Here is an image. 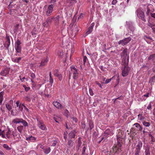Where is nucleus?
Listing matches in <instances>:
<instances>
[{
    "label": "nucleus",
    "mask_w": 155,
    "mask_h": 155,
    "mask_svg": "<svg viewBox=\"0 0 155 155\" xmlns=\"http://www.w3.org/2000/svg\"><path fill=\"white\" fill-rule=\"evenodd\" d=\"M71 73L72 74V76L73 79L74 80H77L79 78V74L78 72V69L76 68L74 66H71Z\"/></svg>",
    "instance_id": "f257e3e1"
},
{
    "label": "nucleus",
    "mask_w": 155,
    "mask_h": 155,
    "mask_svg": "<svg viewBox=\"0 0 155 155\" xmlns=\"http://www.w3.org/2000/svg\"><path fill=\"white\" fill-rule=\"evenodd\" d=\"M127 63H126V64H123L124 67L123 69L122 70V74L124 77L126 76L128 74V72L130 70V68L127 66L129 62L128 57H127Z\"/></svg>",
    "instance_id": "f03ea898"
},
{
    "label": "nucleus",
    "mask_w": 155,
    "mask_h": 155,
    "mask_svg": "<svg viewBox=\"0 0 155 155\" xmlns=\"http://www.w3.org/2000/svg\"><path fill=\"white\" fill-rule=\"evenodd\" d=\"M127 48H125L121 54V56L122 58V61L123 64H126V63H127V57L129 58V56L127 54Z\"/></svg>",
    "instance_id": "7ed1b4c3"
},
{
    "label": "nucleus",
    "mask_w": 155,
    "mask_h": 155,
    "mask_svg": "<svg viewBox=\"0 0 155 155\" xmlns=\"http://www.w3.org/2000/svg\"><path fill=\"white\" fill-rule=\"evenodd\" d=\"M21 41L18 39H17L15 43L14 47L15 48L16 52L17 53H21Z\"/></svg>",
    "instance_id": "20e7f679"
},
{
    "label": "nucleus",
    "mask_w": 155,
    "mask_h": 155,
    "mask_svg": "<svg viewBox=\"0 0 155 155\" xmlns=\"http://www.w3.org/2000/svg\"><path fill=\"white\" fill-rule=\"evenodd\" d=\"M121 144L120 142H118L117 144L113 148V152L115 153L119 154L121 151Z\"/></svg>",
    "instance_id": "39448f33"
},
{
    "label": "nucleus",
    "mask_w": 155,
    "mask_h": 155,
    "mask_svg": "<svg viewBox=\"0 0 155 155\" xmlns=\"http://www.w3.org/2000/svg\"><path fill=\"white\" fill-rule=\"evenodd\" d=\"M54 16L48 17L46 20L43 23V26L45 27H48L54 21Z\"/></svg>",
    "instance_id": "423d86ee"
},
{
    "label": "nucleus",
    "mask_w": 155,
    "mask_h": 155,
    "mask_svg": "<svg viewBox=\"0 0 155 155\" xmlns=\"http://www.w3.org/2000/svg\"><path fill=\"white\" fill-rule=\"evenodd\" d=\"M137 15L138 17L144 22L146 21L145 16L144 12L141 10L138 9L137 10Z\"/></svg>",
    "instance_id": "0eeeda50"
},
{
    "label": "nucleus",
    "mask_w": 155,
    "mask_h": 155,
    "mask_svg": "<svg viewBox=\"0 0 155 155\" xmlns=\"http://www.w3.org/2000/svg\"><path fill=\"white\" fill-rule=\"evenodd\" d=\"M37 120L38 121V126L40 129L43 130H45L47 129L46 126L42 120H40L38 118L37 119Z\"/></svg>",
    "instance_id": "6e6552de"
},
{
    "label": "nucleus",
    "mask_w": 155,
    "mask_h": 155,
    "mask_svg": "<svg viewBox=\"0 0 155 155\" xmlns=\"http://www.w3.org/2000/svg\"><path fill=\"white\" fill-rule=\"evenodd\" d=\"M54 7V6L53 4H51L48 5L45 11V14L47 16H49L51 15L53 11Z\"/></svg>",
    "instance_id": "1a4fd4ad"
},
{
    "label": "nucleus",
    "mask_w": 155,
    "mask_h": 155,
    "mask_svg": "<svg viewBox=\"0 0 155 155\" xmlns=\"http://www.w3.org/2000/svg\"><path fill=\"white\" fill-rule=\"evenodd\" d=\"M126 25V27H127L131 31H134L135 30V28L134 26V23L131 21H127Z\"/></svg>",
    "instance_id": "9d476101"
},
{
    "label": "nucleus",
    "mask_w": 155,
    "mask_h": 155,
    "mask_svg": "<svg viewBox=\"0 0 155 155\" xmlns=\"http://www.w3.org/2000/svg\"><path fill=\"white\" fill-rule=\"evenodd\" d=\"M6 131V132L5 134L6 138L7 137L9 140L12 139V130L8 127H7Z\"/></svg>",
    "instance_id": "9b49d317"
},
{
    "label": "nucleus",
    "mask_w": 155,
    "mask_h": 155,
    "mask_svg": "<svg viewBox=\"0 0 155 155\" xmlns=\"http://www.w3.org/2000/svg\"><path fill=\"white\" fill-rule=\"evenodd\" d=\"M48 61V57L42 59L41 60L39 67L40 68H41L46 65Z\"/></svg>",
    "instance_id": "f8f14e48"
},
{
    "label": "nucleus",
    "mask_w": 155,
    "mask_h": 155,
    "mask_svg": "<svg viewBox=\"0 0 155 155\" xmlns=\"http://www.w3.org/2000/svg\"><path fill=\"white\" fill-rule=\"evenodd\" d=\"M154 11V9L153 8V5H148L147 7V11L146 14L147 15H150Z\"/></svg>",
    "instance_id": "ddd939ff"
},
{
    "label": "nucleus",
    "mask_w": 155,
    "mask_h": 155,
    "mask_svg": "<svg viewBox=\"0 0 155 155\" xmlns=\"http://www.w3.org/2000/svg\"><path fill=\"white\" fill-rule=\"evenodd\" d=\"M154 11V9L153 8V5H148L147 7V11L146 14L147 15H150Z\"/></svg>",
    "instance_id": "4468645a"
},
{
    "label": "nucleus",
    "mask_w": 155,
    "mask_h": 155,
    "mask_svg": "<svg viewBox=\"0 0 155 155\" xmlns=\"http://www.w3.org/2000/svg\"><path fill=\"white\" fill-rule=\"evenodd\" d=\"M76 133V132L75 130L71 131L68 134V138L70 139H73V140H74Z\"/></svg>",
    "instance_id": "2eb2a0df"
},
{
    "label": "nucleus",
    "mask_w": 155,
    "mask_h": 155,
    "mask_svg": "<svg viewBox=\"0 0 155 155\" xmlns=\"http://www.w3.org/2000/svg\"><path fill=\"white\" fill-rule=\"evenodd\" d=\"M69 27L70 28L72 27V29L71 30L72 31V33H74V34H76L78 32V27L77 25H74L73 26V25L71 24L69 25Z\"/></svg>",
    "instance_id": "dca6fc26"
},
{
    "label": "nucleus",
    "mask_w": 155,
    "mask_h": 155,
    "mask_svg": "<svg viewBox=\"0 0 155 155\" xmlns=\"http://www.w3.org/2000/svg\"><path fill=\"white\" fill-rule=\"evenodd\" d=\"M9 69L7 68H5L2 69L1 72V74L3 76H6L8 74L9 72Z\"/></svg>",
    "instance_id": "f3484780"
},
{
    "label": "nucleus",
    "mask_w": 155,
    "mask_h": 155,
    "mask_svg": "<svg viewBox=\"0 0 155 155\" xmlns=\"http://www.w3.org/2000/svg\"><path fill=\"white\" fill-rule=\"evenodd\" d=\"M76 2L77 0H67L66 4L68 6L70 7L72 6Z\"/></svg>",
    "instance_id": "a211bd4d"
},
{
    "label": "nucleus",
    "mask_w": 155,
    "mask_h": 155,
    "mask_svg": "<svg viewBox=\"0 0 155 155\" xmlns=\"http://www.w3.org/2000/svg\"><path fill=\"white\" fill-rule=\"evenodd\" d=\"M53 103L54 105L58 109H60L63 108L62 105L57 101H54Z\"/></svg>",
    "instance_id": "6ab92c4d"
},
{
    "label": "nucleus",
    "mask_w": 155,
    "mask_h": 155,
    "mask_svg": "<svg viewBox=\"0 0 155 155\" xmlns=\"http://www.w3.org/2000/svg\"><path fill=\"white\" fill-rule=\"evenodd\" d=\"M36 139V138L32 136H28L26 137V140L29 142L30 141L31 142H35Z\"/></svg>",
    "instance_id": "aec40b11"
},
{
    "label": "nucleus",
    "mask_w": 155,
    "mask_h": 155,
    "mask_svg": "<svg viewBox=\"0 0 155 155\" xmlns=\"http://www.w3.org/2000/svg\"><path fill=\"white\" fill-rule=\"evenodd\" d=\"M148 25L152 29L153 28L155 27V20L151 21L150 19L148 21Z\"/></svg>",
    "instance_id": "412c9836"
},
{
    "label": "nucleus",
    "mask_w": 155,
    "mask_h": 155,
    "mask_svg": "<svg viewBox=\"0 0 155 155\" xmlns=\"http://www.w3.org/2000/svg\"><path fill=\"white\" fill-rule=\"evenodd\" d=\"M94 26V23H91L90 26L88 28V29L87 30V31L86 32V34L87 35H88L90 34L91 33L92 31L93 28Z\"/></svg>",
    "instance_id": "4be33fe9"
},
{
    "label": "nucleus",
    "mask_w": 155,
    "mask_h": 155,
    "mask_svg": "<svg viewBox=\"0 0 155 155\" xmlns=\"http://www.w3.org/2000/svg\"><path fill=\"white\" fill-rule=\"evenodd\" d=\"M61 18L59 15H58L54 18V20L56 25H58L59 24V21Z\"/></svg>",
    "instance_id": "5701e85b"
},
{
    "label": "nucleus",
    "mask_w": 155,
    "mask_h": 155,
    "mask_svg": "<svg viewBox=\"0 0 155 155\" xmlns=\"http://www.w3.org/2000/svg\"><path fill=\"white\" fill-rule=\"evenodd\" d=\"M20 123H21L23 125L24 127H28V123L23 119L21 118L20 121Z\"/></svg>",
    "instance_id": "b1692460"
},
{
    "label": "nucleus",
    "mask_w": 155,
    "mask_h": 155,
    "mask_svg": "<svg viewBox=\"0 0 155 155\" xmlns=\"http://www.w3.org/2000/svg\"><path fill=\"white\" fill-rule=\"evenodd\" d=\"M143 145V143L140 140L138 142L137 144L136 147V148L141 150Z\"/></svg>",
    "instance_id": "393cba45"
},
{
    "label": "nucleus",
    "mask_w": 155,
    "mask_h": 155,
    "mask_svg": "<svg viewBox=\"0 0 155 155\" xmlns=\"http://www.w3.org/2000/svg\"><path fill=\"white\" fill-rule=\"evenodd\" d=\"M51 149L50 147H45V148L43 149V151L45 154H47L49 153L51 151Z\"/></svg>",
    "instance_id": "a878e982"
},
{
    "label": "nucleus",
    "mask_w": 155,
    "mask_h": 155,
    "mask_svg": "<svg viewBox=\"0 0 155 155\" xmlns=\"http://www.w3.org/2000/svg\"><path fill=\"white\" fill-rule=\"evenodd\" d=\"M21 119V118H16L12 120V122L15 124L20 123Z\"/></svg>",
    "instance_id": "bb28decb"
},
{
    "label": "nucleus",
    "mask_w": 155,
    "mask_h": 155,
    "mask_svg": "<svg viewBox=\"0 0 155 155\" xmlns=\"http://www.w3.org/2000/svg\"><path fill=\"white\" fill-rule=\"evenodd\" d=\"M89 125L90 131L94 127V125L93 122L91 120H90L89 122Z\"/></svg>",
    "instance_id": "cd10ccee"
},
{
    "label": "nucleus",
    "mask_w": 155,
    "mask_h": 155,
    "mask_svg": "<svg viewBox=\"0 0 155 155\" xmlns=\"http://www.w3.org/2000/svg\"><path fill=\"white\" fill-rule=\"evenodd\" d=\"M16 105L17 107H18L19 110L20 111L22 110L23 109V107L21 105V104H19V101H17L16 103Z\"/></svg>",
    "instance_id": "c85d7f7f"
},
{
    "label": "nucleus",
    "mask_w": 155,
    "mask_h": 155,
    "mask_svg": "<svg viewBox=\"0 0 155 155\" xmlns=\"http://www.w3.org/2000/svg\"><path fill=\"white\" fill-rule=\"evenodd\" d=\"M155 58V53L150 55L148 58V61L151 60L153 61Z\"/></svg>",
    "instance_id": "c756f323"
},
{
    "label": "nucleus",
    "mask_w": 155,
    "mask_h": 155,
    "mask_svg": "<svg viewBox=\"0 0 155 155\" xmlns=\"http://www.w3.org/2000/svg\"><path fill=\"white\" fill-rule=\"evenodd\" d=\"M21 59V57H17L16 58H12V61L14 62L18 63Z\"/></svg>",
    "instance_id": "7c9ffc66"
},
{
    "label": "nucleus",
    "mask_w": 155,
    "mask_h": 155,
    "mask_svg": "<svg viewBox=\"0 0 155 155\" xmlns=\"http://www.w3.org/2000/svg\"><path fill=\"white\" fill-rule=\"evenodd\" d=\"M113 77H114L113 79H116V82L117 84H118L120 81L119 75L118 74H116Z\"/></svg>",
    "instance_id": "2f4dec72"
},
{
    "label": "nucleus",
    "mask_w": 155,
    "mask_h": 155,
    "mask_svg": "<svg viewBox=\"0 0 155 155\" xmlns=\"http://www.w3.org/2000/svg\"><path fill=\"white\" fill-rule=\"evenodd\" d=\"M73 140H72L71 139L69 140L68 143V146H67L68 148H70L73 146L74 143Z\"/></svg>",
    "instance_id": "473e14b6"
},
{
    "label": "nucleus",
    "mask_w": 155,
    "mask_h": 155,
    "mask_svg": "<svg viewBox=\"0 0 155 155\" xmlns=\"http://www.w3.org/2000/svg\"><path fill=\"white\" fill-rule=\"evenodd\" d=\"M17 129L18 132L21 133L24 129V127L22 125H20L17 127Z\"/></svg>",
    "instance_id": "72a5a7b5"
},
{
    "label": "nucleus",
    "mask_w": 155,
    "mask_h": 155,
    "mask_svg": "<svg viewBox=\"0 0 155 155\" xmlns=\"http://www.w3.org/2000/svg\"><path fill=\"white\" fill-rule=\"evenodd\" d=\"M149 136L150 137H151V143L152 144H153L154 142L155 141V138L151 134V133L149 134Z\"/></svg>",
    "instance_id": "f704fd0d"
},
{
    "label": "nucleus",
    "mask_w": 155,
    "mask_h": 155,
    "mask_svg": "<svg viewBox=\"0 0 155 155\" xmlns=\"http://www.w3.org/2000/svg\"><path fill=\"white\" fill-rule=\"evenodd\" d=\"M118 44L119 45H121L122 46H124L127 45L126 43L124 41V39L120 40L118 42Z\"/></svg>",
    "instance_id": "c9c22d12"
},
{
    "label": "nucleus",
    "mask_w": 155,
    "mask_h": 155,
    "mask_svg": "<svg viewBox=\"0 0 155 155\" xmlns=\"http://www.w3.org/2000/svg\"><path fill=\"white\" fill-rule=\"evenodd\" d=\"M3 147L7 150H9L11 149V148L7 144H4L3 145Z\"/></svg>",
    "instance_id": "e433bc0d"
},
{
    "label": "nucleus",
    "mask_w": 155,
    "mask_h": 155,
    "mask_svg": "<svg viewBox=\"0 0 155 155\" xmlns=\"http://www.w3.org/2000/svg\"><path fill=\"white\" fill-rule=\"evenodd\" d=\"M10 44V42L6 41L4 44V46L7 50H8V48Z\"/></svg>",
    "instance_id": "4c0bfd02"
},
{
    "label": "nucleus",
    "mask_w": 155,
    "mask_h": 155,
    "mask_svg": "<svg viewBox=\"0 0 155 155\" xmlns=\"http://www.w3.org/2000/svg\"><path fill=\"white\" fill-rule=\"evenodd\" d=\"M142 123L143 125L147 127H149L150 125V124L149 122L145 121H143Z\"/></svg>",
    "instance_id": "58836bf2"
},
{
    "label": "nucleus",
    "mask_w": 155,
    "mask_h": 155,
    "mask_svg": "<svg viewBox=\"0 0 155 155\" xmlns=\"http://www.w3.org/2000/svg\"><path fill=\"white\" fill-rule=\"evenodd\" d=\"M124 41L126 43V44H127L131 40V38L130 37H128L125 38L124 39Z\"/></svg>",
    "instance_id": "ea45409f"
},
{
    "label": "nucleus",
    "mask_w": 155,
    "mask_h": 155,
    "mask_svg": "<svg viewBox=\"0 0 155 155\" xmlns=\"http://www.w3.org/2000/svg\"><path fill=\"white\" fill-rule=\"evenodd\" d=\"M140 149L135 148L134 155H139L140 153Z\"/></svg>",
    "instance_id": "a19ab883"
},
{
    "label": "nucleus",
    "mask_w": 155,
    "mask_h": 155,
    "mask_svg": "<svg viewBox=\"0 0 155 155\" xmlns=\"http://www.w3.org/2000/svg\"><path fill=\"white\" fill-rule=\"evenodd\" d=\"M6 107L7 108V109L9 110L10 111L12 109V107L13 106H11V105L8 104H5Z\"/></svg>",
    "instance_id": "79ce46f5"
},
{
    "label": "nucleus",
    "mask_w": 155,
    "mask_h": 155,
    "mask_svg": "<svg viewBox=\"0 0 155 155\" xmlns=\"http://www.w3.org/2000/svg\"><path fill=\"white\" fill-rule=\"evenodd\" d=\"M138 119L141 120L145 119V117L142 115V114H139L138 115Z\"/></svg>",
    "instance_id": "37998d69"
},
{
    "label": "nucleus",
    "mask_w": 155,
    "mask_h": 155,
    "mask_svg": "<svg viewBox=\"0 0 155 155\" xmlns=\"http://www.w3.org/2000/svg\"><path fill=\"white\" fill-rule=\"evenodd\" d=\"M149 93H147V94H144L143 96H142V98L144 101L146 100V98L143 97H149Z\"/></svg>",
    "instance_id": "c03bdc74"
},
{
    "label": "nucleus",
    "mask_w": 155,
    "mask_h": 155,
    "mask_svg": "<svg viewBox=\"0 0 155 155\" xmlns=\"http://www.w3.org/2000/svg\"><path fill=\"white\" fill-rule=\"evenodd\" d=\"M18 133L17 132L13 131L12 132V137H14V139H15V137L18 135Z\"/></svg>",
    "instance_id": "a18cd8bd"
},
{
    "label": "nucleus",
    "mask_w": 155,
    "mask_h": 155,
    "mask_svg": "<svg viewBox=\"0 0 155 155\" xmlns=\"http://www.w3.org/2000/svg\"><path fill=\"white\" fill-rule=\"evenodd\" d=\"M64 115L67 117L68 118L69 117V112L67 110H65L64 112Z\"/></svg>",
    "instance_id": "49530a36"
},
{
    "label": "nucleus",
    "mask_w": 155,
    "mask_h": 155,
    "mask_svg": "<svg viewBox=\"0 0 155 155\" xmlns=\"http://www.w3.org/2000/svg\"><path fill=\"white\" fill-rule=\"evenodd\" d=\"M155 81V78L154 77H151L149 81V83L152 84L153 82H154Z\"/></svg>",
    "instance_id": "de8ad7c7"
},
{
    "label": "nucleus",
    "mask_w": 155,
    "mask_h": 155,
    "mask_svg": "<svg viewBox=\"0 0 155 155\" xmlns=\"http://www.w3.org/2000/svg\"><path fill=\"white\" fill-rule=\"evenodd\" d=\"M5 130V126H2L0 129V133H4Z\"/></svg>",
    "instance_id": "09e8293b"
},
{
    "label": "nucleus",
    "mask_w": 155,
    "mask_h": 155,
    "mask_svg": "<svg viewBox=\"0 0 155 155\" xmlns=\"http://www.w3.org/2000/svg\"><path fill=\"white\" fill-rule=\"evenodd\" d=\"M82 143V142L81 141V139L80 137H79L78 138V148H79L80 147H81Z\"/></svg>",
    "instance_id": "8fccbe9b"
},
{
    "label": "nucleus",
    "mask_w": 155,
    "mask_h": 155,
    "mask_svg": "<svg viewBox=\"0 0 155 155\" xmlns=\"http://www.w3.org/2000/svg\"><path fill=\"white\" fill-rule=\"evenodd\" d=\"M89 93L91 96H93L94 95L93 91L91 87L89 88Z\"/></svg>",
    "instance_id": "3c124183"
},
{
    "label": "nucleus",
    "mask_w": 155,
    "mask_h": 155,
    "mask_svg": "<svg viewBox=\"0 0 155 155\" xmlns=\"http://www.w3.org/2000/svg\"><path fill=\"white\" fill-rule=\"evenodd\" d=\"M143 147H144L145 151L150 150V146L149 145L147 144L146 146H143Z\"/></svg>",
    "instance_id": "603ef678"
},
{
    "label": "nucleus",
    "mask_w": 155,
    "mask_h": 155,
    "mask_svg": "<svg viewBox=\"0 0 155 155\" xmlns=\"http://www.w3.org/2000/svg\"><path fill=\"white\" fill-rule=\"evenodd\" d=\"M58 69H55L53 71V74L54 75L56 76H57L58 74H59L58 73Z\"/></svg>",
    "instance_id": "864d4df0"
},
{
    "label": "nucleus",
    "mask_w": 155,
    "mask_h": 155,
    "mask_svg": "<svg viewBox=\"0 0 155 155\" xmlns=\"http://www.w3.org/2000/svg\"><path fill=\"white\" fill-rule=\"evenodd\" d=\"M23 87L25 88V90L26 92L29 91L30 89L29 87H27L25 85H23Z\"/></svg>",
    "instance_id": "5fc2aeb1"
},
{
    "label": "nucleus",
    "mask_w": 155,
    "mask_h": 155,
    "mask_svg": "<svg viewBox=\"0 0 155 155\" xmlns=\"http://www.w3.org/2000/svg\"><path fill=\"white\" fill-rule=\"evenodd\" d=\"M114 77H112L111 78L109 79H107L105 81V83L107 84L110 82L112 80H113Z\"/></svg>",
    "instance_id": "6e6d98bb"
},
{
    "label": "nucleus",
    "mask_w": 155,
    "mask_h": 155,
    "mask_svg": "<svg viewBox=\"0 0 155 155\" xmlns=\"http://www.w3.org/2000/svg\"><path fill=\"white\" fill-rule=\"evenodd\" d=\"M56 77L58 78L59 80L60 81H61L62 80V76L61 74H59Z\"/></svg>",
    "instance_id": "4d7b16f0"
},
{
    "label": "nucleus",
    "mask_w": 155,
    "mask_h": 155,
    "mask_svg": "<svg viewBox=\"0 0 155 155\" xmlns=\"http://www.w3.org/2000/svg\"><path fill=\"white\" fill-rule=\"evenodd\" d=\"M71 118L72 119L73 121L75 123H77L78 121V119L76 117H71Z\"/></svg>",
    "instance_id": "13d9d810"
},
{
    "label": "nucleus",
    "mask_w": 155,
    "mask_h": 155,
    "mask_svg": "<svg viewBox=\"0 0 155 155\" xmlns=\"http://www.w3.org/2000/svg\"><path fill=\"white\" fill-rule=\"evenodd\" d=\"M7 104L11 105L13 107V101L12 100H10Z\"/></svg>",
    "instance_id": "bf43d9fd"
},
{
    "label": "nucleus",
    "mask_w": 155,
    "mask_h": 155,
    "mask_svg": "<svg viewBox=\"0 0 155 155\" xmlns=\"http://www.w3.org/2000/svg\"><path fill=\"white\" fill-rule=\"evenodd\" d=\"M25 99L27 101H30L31 99L29 97L26 96L25 97Z\"/></svg>",
    "instance_id": "052dcab7"
},
{
    "label": "nucleus",
    "mask_w": 155,
    "mask_h": 155,
    "mask_svg": "<svg viewBox=\"0 0 155 155\" xmlns=\"http://www.w3.org/2000/svg\"><path fill=\"white\" fill-rule=\"evenodd\" d=\"M31 77L32 79H34L36 77L34 73H32L31 74Z\"/></svg>",
    "instance_id": "680f3d73"
},
{
    "label": "nucleus",
    "mask_w": 155,
    "mask_h": 155,
    "mask_svg": "<svg viewBox=\"0 0 155 155\" xmlns=\"http://www.w3.org/2000/svg\"><path fill=\"white\" fill-rule=\"evenodd\" d=\"M6 38L7 39L6 41L10 42L9 36L7 35H6Z\"/></svg>",
    "instance_id": "e2e57ef3"
},
{
    "label": "nucleus",
    "mask_w": 155,
    "mask_h": 155,
    "mask_svg": "<svg viewBox=\"0 0 155 155\" xmlns=\"http://www.w3.org/2000/svg\"><path fill=\"white\" fill-rule=\"evenodd\" d=\"M144 153L145 155H150V150H145Z\"/></svg>",
    "instance_id": "0e129e2a"
},
{
    "label": "nucleus",
    "mask_w": 155,
    "mask_h": 155,
    "mask_svg": "<svg viewBox=\"0 0 155 155\" xmlns=\"http://www.w3.org/2000/svg\"><path fill=\"white\" fill-rule=\"evenodd\" d=\"M19 25L18 24L15 26V28L14 29L15 32L17 31V29L18 28Z\"/></svg>",
    "instance_id": "69168bd1"
},
{
    "label": "nucleus",
    "mask_w": 155,
    "mask_h": 155,
    "mask_svg": "<svg viewBox=\"0 0 155 155\" xmlns=\"http://www.w3.org/2000/svg\"><path fill=\"white\" fill-rule=\"evenodd\" d=\"M134 125L136 126V127L138 129L139 128H141V126L138 123H136Z\"/></svg>",
    "instance_id": "338daca9"
},
{
    "label": "nucleus",
    "mask_w": 155,
    "mask_h": 155,
    "mask_svg": "<svg viewBox=\"0 0 155 155\" xmlns=\"http://www.w3.org/2000/svg\"><path fill=\"white\" fill-rule=\"evenodd\" d=\"M87 60V58L86 56H84L83 57V62L84 64L85 63V62Z\"/></svg>",
    "instance_id": "774afa93"
}]
</instances>
